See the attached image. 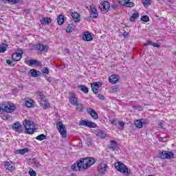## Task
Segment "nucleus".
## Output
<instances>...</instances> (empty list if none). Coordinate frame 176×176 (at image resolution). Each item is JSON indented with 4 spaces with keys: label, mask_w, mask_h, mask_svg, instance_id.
I'll return each instance as SVG.
<instances>
[{
    "label": "nucleus",
    "mask_w": 176,
    "mask_h": 176,
    "mask_svg": "<svg viewBox=\"0 0 176 176\" xmlns=\"http://www.w3.org/2000/svg\"><path fill=\"white\" fill-rule=\"evenodd\" d=\"M50 71H49V68L47 67H44L43 69V74H45V75H48Z\"/></svg>",
    "instance_id": "8fccbe9b"
},
{
    "label": "nucleus",
    "mask_w": 176,
    "mask_h": 176,
    "mask_svg": "<svg viewBox=\"0 0 176 176\" xmlns=\"http://www.w3.org/2000/svg\"><path fill=\"white\" fill-rule=\"evenodd\" d=\"M42 24H50L52 23V19L49 17H45L42 19Z\"/></svg>",
    "instance_id": "72a5a7b5"
},
{
    "label": "nucleus",
    "mask_w": 176,
    "mask_h": 176,
    "mask_svg": "<svg viewBox=\"0 0 176 176\" xmlns=\"http://www.w3.org/2000/svg\"><path fill=\"white\" fill-rule=\"evenodd\" d=\"M109 148L111 151H118V149H119V147H118V142L115 140H111Z\"/></svg>",
    "instance_id": "aec40b11"
},
{
    "label": "nucleus",
    "mask_w": 176,
    "mask_h": 176,
    "mask_svg": "<svg viewBox=\"0 0 176 176\" xmlns=\"http://www.w3.org/2000/svg\"><path fill=\"white\" fill-rule=\"evenodd\" d=\"M23 125L27 134H34V133H35V130H36V129L35 128V124H34V122L28 120H25L23 121Z\"/></svg>",
    "instance_id": "7ed1b4c3"
},
{
    "label": "nucleus",
    "mask_w": 176,
    "mask_h": 176,
    "mask_svg": "<svg viewBox=\"0 0 176 176\" xmlns=\"http://www.w3.org/2000/svg\"><path fill=\"white\" fill-rule=\"evenodd\" d=\"M29 175L30 176H36V172H35L32 168H30L29 170Z\"/></svg>",
    "instance_id": "09e8293b"
},
{
    "label": "nucleus",
    "mask_w": 176,
    "mask_h": 176,
    "mask_svg": "<svg viewBox=\"0 0 176 176\" xmlns=\"http://www.w3.org/2000/svg\"><path fill=\"white\" fill-rule=\"evenodd\" d=\"M98 137H99L100 138H107V134L102 132H98Z\"/></svg>",
    "instance_id": "de8ad7c7"
},
{
    "label": "nucleus",
    "mask_w": 176,
    "mask_h": 176,
    "mask_svg": "<svg viewBox=\"0 0 176 176\" xmlns=\"http://www.w3.org/2000/svg\"><path fill=\"white\" fill-rule=\"evenodd\" d=\"M36 94L38 96L39 101H45V94H43V92H36Z\"/></svg>",
    "instance_id": "473e14b6"
},
{
    "label": "nucleus",
    "mask_w": 176,
    "mask_h": 176,
    "mask_svg": "<svg viewBox=\"0 0 176 176\" xmlns=\"http://www.w3.org/2000/svg\"><path fill=\"white\" fill-rule=\"evenodd\" d=\"M133 108H134V109H138V111H142V107L133 105Z\"/></svg>",
    "instance_id": "3c124183"
},
{
    "label": "nucleus",
    "mask_w": 176,
    "mask_h": 176,
    "mask_svg": "<svg viewBox=\"0 0 176 176\" xmlns=\"http://www.w3.org/2000/svg\"><path fill=\"white\" fill-rule=\"evenodd\" d=\"M86 144H87V146H91V145L93 144V143H91V140H87Z\"/></svg>",
    "instance_id": "603ef678"
},
{
    "label": "nucleus",
    "mask_w": 176,
    "mask_h": 176,
    "mask_svg": "<svg viewBox=\"0 0 176 176\" xmlns=\"http://www.w3.org/2000/svg\"><path fill=\"white\" fill-rule=\"evenodd\" d=\"M111 124H113L116 127L119 126H118L119 130H124V125L126 124V123L123 122V121H118V122H116V120H113L111 122Z\"/></svg>",
    "instance_id": "9b49d317"
},
{
    "label": "nucleus",
    "mask_w": 176,
    "mask_h": 176,
    "mask_svg": "<svg viewBox=\"0 0 176 176\" xmlns=\"http://www.w3.org/2000/svg\"><path fill=\"white\" fill-rule=\"evenodd\" d=\"M91 9V17L92 19H97L98 17V12H97V8H96V6L91 5L90 6Z\"/></svg>",
    "instance_id": "ddd939ff"
},
{
    "label": "nucleus",
    "mask_w": 176,
    "mask_h": 176,
    "mask_svg": "<svg viewBox=\"0 0 176 176\" xmlns=\"http://www.w3.org/2000/svg\"><path fill=\"white\" fill-rule=\"evenodd\" d=\"M86 20H87V21H91V16H89V17H88V18H86Z\"/></svg>",
    "instance_id": "13d9d810"
},
{
    "label": "nucleus",
    "mask_w": 176,
    "mask_h": 176,
    "mask_svg": "<svg viewBox=\"0 0 176 176\" xmlns=\"http://www.w3.org/2000/svg\"><path fill=\"white\" fill-rule=\"evenodd\" d=\"M16 109V105L11 102L1 104V111L3 112H7V113H12L14 112Z\"/></svg>",
    "instance_id": "20e7f679"
},
{
    "label": "nucleus",
    "mask_w": 176,
    "mask_h": 176,
    "mask_svg": "<svg viewBox=\"0 0 176 176\" xmlns=\"http://www.w3.org/2000/svg\"><path fill=\"white\" fill-rule=\"evenodd\" d=\"M6 1V2H8V3H14L15 5H16L17 3H19L20 2V0H4Z\"/></svg>",
    "instance_id": "49530a36"
},
{
    "label": "nucleus",
    "mask_w": 176,
    "mask_h": 176,
    "mask_svg": "<svg viewBox=\"0 0 176 176\" xmlns=\"http://www.w3.org/2000/svg\"><path fill=\"white\" fill-rule=\"evenodd\" d=\"M5 168L8 170L12 173V171H14L16 170V167L12 165V164L9 162H5Z\"/></svg>",
    "instance_id": "4be33fe9"
},
{
    "label": "nucleus",
    "mask_w": 176,
    "mask_h": 176,
    "mask_svg": "<svg viewBox=\"0 0 176 176\" xmlns=\"http://www.w3.org/2000/svg\"><path fill=\"white\" fill-rule=\"evenodd\" d=\"M1 118L3 119V120H8V119H10V118L9 117V116H2Z\"/></svg>",
    "instance_id": "5fc2aeb1"
},
{
    "label": "nucleus",
    "mask_w": 176,
    "mask_h": 176,
    "mask_svg": "<svg viewBox=\"0 0 176 176\" xmlns=\"http://www.w3.org/2000/svg\"><path fill=\"white\" fill-rule=\"evenodd\" d=\"M88 123H89L88 121H86V120H82L80 121L79 125H80V126H85L87 127Z\"/></svg>",
    "instance_id": "c03bdc74"
},
{
    "label": "nucleus",
    "mask_w": 176,
    "mask_h": 176,
    "mask_svg": "<svg viewBox=\"0 0 176 176\" xmlns=\"http://www.w3.org/2000/svg\"><path fill=\"white\" fill-rule=\"evenodd\" d=\"M82 39L85 42H91V41H93V36H91L90 32H85L82 34Z\"/></svg>",
    "instance_id": "f8f14e48"
},
{
    "label": "nucleus",
    "mask_w": 176,
    "mask_h": 176,
    "mask_svg": "<svg viewBox=\"0 0 176 176\" xmlns=\"http://www.w3.org/2000/svg\"><path fill=\"white\" fill-rule=\"evenodd\" d=\"M6 63H7V64H8V65H10V64H12V60H6Z\"/></svg>",
    "instance_id": "4d7b16f0"
},
{
    "label": "nucleus",
    "mask_w": 176,
    "mask_h": 176,
    "mask_svg": "<svg viewBox=\"0 0 176 176\" xmlns=\"http://www.w3.org/2000/svg\"><path fill=\"white\" fill-rule=\"evenodd\" d=\"M65 20V17L63 14H60L57 18V21L58 25H63L64 24V21Z\"/></svg>",
    "instance_id": "bb28decb"
},
{
    "label": "nucleus",
    "mask_w": 176,
    "mask_h": 176,
    "mask_svg": "<svg viewBox=\"0 0 176 176\" xmlns=\"http://www.w3.org/2000/svg\"><path fill=\"white\" fill-rule=\"evenodd\" d=\"M158 156L160 159H174V153L171 151H162L159 153Z\"/></svg>",
    "instance_id": "423d86ee"
},
{
    "label": "nucleus",
    "mask_w": 176,
    "mask_h": 176,
    "mask_svg": "<svg viewBox=\"0 0 176 176\" xmlns=\"http://www.w3.org/2000/svg\"><path fill=\"white\" fill-rule=\"evenodd\" d=\"M74 24H69L67 25V28H66V32H72V31H74Z\"/></svg>",
    "instance_id": "4c0bfd02"
},
{
    "label": "nucleus",
    "mask_w": 176,
    "mask_h": 176,
    "mask_svg": "<svg viewBox=\"0 0 176 176\" xmlns=\"http://www.w3.org/2000/svg\"><path fill=\"white\" fill-rule=\"evenodd\" d=\"M100 86H102V82H95V83L91 85L92 91H93V93H94V94H97V93H98V91H100L98 90V89H100Z\"/></svg>",
    "instance_id": "9d476101"
},
{
    "label": "nucleus",
    "mask_w": 176,
    "mask_h": 176,
    "mask_svg": "<svg viewBox=\"0 0 176 176\" xmlns=\"http://www.w3.org/2000/svg\"><path fill=\"white\" fill-rule=\"evenodd\" d=\"M70 103L73 105H78V103H79V100L78 99V96L76 94H73L70 96L69 98Z\"/></svg>",
    "instance_id": "a211bd4d"
},
{
    "label": "nucleus",
    "mask_w": 176,
    "mask_h": 176,
    "mask_svg": "<svg viewBox=\"0 0 176 176\" xmlns=\"http://www.w3.org/2000/svg\"><path fill=\"white\" fill-rule=\"evenodd\" d=\"M99 8L101 12H102L103 13H107V12L109 10V8H110L109 2L108 1L102 2L99 6Z\"/></svg>",
    "instance_id": "1a4fd4ad"
},
{
    "label": "nucleus",
    "mask_w": 176,
    "mask_h": 176,
    "mask_svg": "<svg viewBox=\"0 0 176 176\" xmlns=\"http://www.w3.org/2000/svg\"><path fill=\"white\" fill-rule=\"evenodd\" d=\"M114 166L116 170H118V171H119L120 173H122V174H124V175L129 176L130 175V174H131V170L127 168V166H126V165H124L123 162H116L114 164Z\"/></svg>",
    "instance_id": "f03ea898"
},
{
    "label": "nucleus",
    "mask_w": 176,
    "mask_h": 176,
    "mask_svg": "<svg viewBox=\"0 0 176 176\" xmlns=\"http://www.w3.org/2000/svg\"><path fill=\"white\" fill-rule=\"evenodd\" d=\"M78 89L82 91V93H85V94H89V88L86 87V85H80L77 86Z\"/></svg>",
    "instance_id": "393cba45"
},
{
    "label": "nucleus",
    "mask_w": 176,
    "mask_h": 176,
    "mask_svg": "<svg viewBox=\"0 0 176 176\" xmlns=\"http://www.w3.org/2000/svg\"><path fill=\"white\" fill-rule=\"evenodd\" d=\"M84 160H85V162L87 163V166L88 168L89 167H91V165L94 164V163H96V160H94V157H86V158H84Z\"/></svg>",
    "instance_id": "412c9836"
},
{
    "label": "nucleus",
    "mask_w": 176,
    "mask_h": 176,
    "mask_svg": "<svg viewBox=\"0 0 176 176\" xmlns=\"http://www.w3.org/2000/svg\"><path fill=\"white\" fill-rule=\"evenodd\" d=\"M75 106L76 107V109L78 111V112H83V104L78 102V104H75Z\"/></svg>",
    "instance_id": "f704fd0d"
},
{
    "label": "nucleus",
    "mask_w": 176,
    "mask_h": 176,
    "mask_svg": "<svg viewBox=\"0 0 176 176\" xmlns=\"http://www.w3.org/2000/svg\"><path fill=\"white\" fill-rule=\"evenodd\" d=\"M87 168H89L85 158L80 160L79 162H76L72 166V170L74 171H82L87 170Z\"/></svg>",
    "instance_id": "f257e3e1"
},
{
    "label": "nucleus",
    "mask_w": 176,
    "mask_h": 176,
    "mask_svg": "<svg viewBox=\"0 0 176 176\" xmlns=\"http://www.w3.org/2000/svg\"><path fill=\"white\" fill-rule=\"evenodd\" d=\"M98 97L99 100H102V101H104V100H105V97L102 94H99L98 96Z\"/></svg>",
    "instance_id": "864d4df0"
},
{
    "label": "nucleus",
    "mask_w": 176,
    "mask_h": 176,
    "mask_svg": "<svg viewBox=\"0 0 176 176\" xmlns=\"http://www.w3.org/2000/svg\"><path fill=\"white\" fill-rule=\"evenodd\" d=\"M107 167H108V166H107L104 162L100 163L99 166V173H100V174H104L107 171Z\"/></svg>",
    "instance_id": "5701e85b"
},
{
    "label": "nucleus",
    "mask_w": 176,
    "mask_h": 176,
    "mask_svg": "<svg viewBox=\"0 0 176 176\" xmlns=\"http://www.w3.org/2000/svg\"><path fill=\"white\" fill-rule=\"evenodd\" d=\"M25 105L28 107V108H32V107H34V100L32 99H28L25 102Z\"/></svg>",
    "instance_id": "cd10ccee"
},
{
    "label": "nucleus",
    "mask_w": 176,
    "mask_h": 176,
    "mask_svg": "<svg viewBox=\"0 0 176 176\" xmlns=\"http://www.w3.org/2000/svg\"><path fill=\"white\" fill-rule=\"evenodd\" d=\"M72 17L75 23H79L80 21V15L78 12L72 13Z\"/></svg>",
    "instance_id": "b1692460"
},
{
    "label": "nucleus",
    "mask_w": 176,
    "mask_h": 176,
    "mask_svg": "<svg viewBox=\"0 0 176 176\" xmlns=\"http://www.w3.org/2000/svg\"><path fill=\"white\" fill-rule=\"evenodd\" d=\"M141 21H144L145 23H148V21H149V16L144 15L141 17Z\"/></svg>",
    "instance_id": "a18cd8bd"
},
{
    "label": "nucleus",
    "mask_w": 176,
    "mask_h": 176,
    "mask_svg": "<svg viewBox=\"0 0 176 176\" xmlns=\"http://www.w3.org/2000/svg\"><path fill=\"white\" fill-rule=\"evenodd\" d=\"M87 127H91V129H95V127H97V124L92 122H88Z\"/></svg>",
    "instance_id": "79ce46f5"
},
{
    "label": "nucleus",
    "mask_w": 176,
    "mask_h": 176,
    "mask_svg": "<svg viewBox=\"0 0 176 176\" xmlns=\"http://www.w3.org/2000/svg\"><path fill=\"white\" fill-rule=\"evenodd\" d=\"M30 72L32 74V76L34 78H37V76H39V72L36 71L35 69H31Z\"/></svg>",
    "instance_id": "e433bc0d"
},
{
    "label": "nucleus",
    "mask_w": 176,
    "mask_h": 176,
    "mask_svg": "<svg viewBox=\"0 0 176 176\" xmlns=\"http://www.w3.org/2000/svg\"><path fill=\"white\" fill-rule=\"evenodd\" d=\"M32 162L34 164V165L36 166V167L39 168L41 167V164H39V161H38V160H36V158H33L32 160Z\"/></svg>",
    "instance_id": "a19ab883"
},
{
    "label": "nucleus",
    "mask_w": 176,
    "mask_h": 176,
    "mask_svg": "<svg viewBox=\"0 0 176 176\" xmlns=\"http://www.w3.org/2000/svg\"><path fill=\"white\" fill-rule=\"evenodd\" d=\"M87 113L93 118V119H95V120H97L98 119V114L92 108H88L87 109Z\"/></svg>",
    "instance_id": "f3484780"
},
{
    "label": "nucleus",
    "mask_w": 176,
    "mask_h": 176,
    "mask_svg": "<svg viewBox=\"0 0 176 176\" xmlns=\"http://www.w3.org/2000/svg\"><path fill=\"white\" fill-rule=\"evenodd\" d=\"M127 35H129V33L127 32H125L122 34V36H124V38H126V36H127Z\"/></svg>",
    "instance_id": "6e6d98bb"
},
{
    "label": "nucleus",
    "mask_w": 176,
    "mask_h": 176,
    "mask_svg": "<svg viewBox=\"0 0 176 176\" xmlns=\"http://www.w3.org/2000/svg\"><path fill=\"white\" fill-rule=\"evenodd\" d=\"M17 52L12 55V61H20L21 60L23 56V50L17 49Z\"/></svg>",
    "instance_id": "6e6552de"
},
{
    "label": "nucleus",
    "mask_w": 176,
    "mask_h": 176,
    "mask_svg": "<svg viewBox=\"0 0 176 176\" xmlns=\"http://www.w3.org/2000/svg\"><path fill=\"white\" fill-rule=\"evenodd\" d=\"M27 152H28V148H25L23 149H19L15 151L14 153L16 155H25V153H27Z\"/></svg>",
    "instance_id": "c85d7f7f"
},
{
    "label": "nucleus",
    "mask_w": 176,
    "mask_h": 176,
    "mask_svg": "<svg viewBox=\"0 0 176 176\" xmlns=\"http://www.w3.org/2000/svg\"><path fill=\"white\" fill-rule=\"evenodd\" d=\"M109 81L110 82V83H118V82H119V80L118 79V76L113 74L109 78Z\"/></svg>",
    "instance_id": "a878e982"
},
{
    "label": "nucleus",
    "mask_w": 176,
    "mask_h": 176,
    "mask_svg": "<svg viewBox=\"0 0 176 176\" xmlns=\"http://www.w3.org/2000/svg\"><path fill=\"white\" fill-rule=\"evenodd\" d=\"M153 46V47H160V45L152 42V41H148L144 43V46Z\"/></svg>",
    "instance_id": "c756f323"
},
{
    "label": "nucleus",
    "mask_w": 176,
    "mask_h": 176,
    "mask_svg": "<svg viewBox=\"0 0 176 176\" xmlns=\"http://www.w3.org/2000/svg\"><path fill=\"white\" fill-rule=\"evenodd\" d=\"M12 130L16 131V133H23V129H21V124L19 122H16L12 124Z\"/></svg>",
    "instance_id": "2eb2a0df"
},
{
    "label": "nucleus",
    "mask_w": 176,
    "mask_h": 176,
    "mask_svg": "<svg viewBox=\"0 0 176 176\" xmlns=\"http://www.w3.org/2000/svg\"><path fill=\"white\" fill-rule=\"evenodd\" d=\"M38 102L41 107H42V108L44 109H47V108H49V107H50V103H49V101H47V100L46 99L44 100H38Z\"/></svg>",
    "instance_id": "6ab92c4d"
},
{
    "label": "nucleus",
    "mask_w": 176,
    "mask_h": 176,
    "mask_svg": "<svg viewBox=\"0 0 176 176\" xmlns=\"http://www.w3.org/2000/svg\"><path fill=\"white\" fill-rule=\"evenodd\" d=\"M160 127H163V123L160 122Z\"/></svg>",
    "instance_id": "bf43d9fd"
},
{
    "label": "nucleus",
    "mask_w": 176,
    "mask_h": 176,
    "mask_svg": "<svg viewBox=\"0 0 176 176\" xmlns=\"http://www.w3.org/2000/svg\"><path fill=\"white\" fill-rule=\"evenodd\" d=\"M36 47L41 53H47V50H49V46L43 45H42L41 43L37 44Z\"/></svg>",
    "instance_id": "4468645a"
},
{
    "label": "nucleus",
    "mask_w": 176,
    "mask_h": 176,
    "mask_svg": "<svg viewBox=\"0 0 176 176\" xmlns=\"http://www.w3.org/2000/svg\"><path fill=\"white\" fill-rule=\"evenodd\" d=\"M119 88L118 87H112L110 89V93H118Z\"/></svg>",
    "instance_id": "37998d69"
},
{
    "label": "nucleus",
    "mask_w": 176,
    "mask_h": 176,
    "mask_svg": "<svg viewBox=\"0 0 176 176\" xmlns=\"http://www.w3.org/2000/svg\"><path fill=\"white\" fill-rule=\"evenodd\" d=\"M2 111V104H0V111Z\"/></svg>",
    "instance_id": "052dcab7"
},
{
    "label": "nucleus",
    "mask_w": 176,
    "mask_h": 176,
    "mask_svg": "<svg viewBox=\"0 0 176 176\" xmlns=\"http://www.w3.org/2000/svg\"><path fill=\"white\" fill-rule=\"evenodd\" d=\"M135 126H136V127H138V129H142V121H141L140 120H138L135 122Z\"/></svg>",
    "instance_id": "c9c22d12"
},
{
    "label": "nucleus",
    "mask_w": 176,
    "mask_h": 176,
    "mask_svg": "<svg viewBox=\"0 0 176 176\" xmlns=\"http://www.w3.org/2000/svg\"><path fill=\"white\" fill-rule=\"evenodd\" d=\"M138 17H140V13H138V12L133 13V14H132V15L130 18V21H131L132 23H134V21H135V20H137V19H138Z\"/></svg>",
    "instance_id": "7c9ffc66"
},
{
    "label": "nucleus",
    "mask_w": 176,
    "mask_h": 176,
    "mask_svg": "<svg viewBox=\"0 0 176 176\" xmlns=\"http://www.w3.org/2000/svg\"><path fill=\"white\" fill-rule=\"evenodd\" d=\"M142 3L144 8H148L151 5V0H142Z\"/></svg>",
    "instance_id": "ea45409f"
},
{
    "label": "nucleus",
    "mask_w": 176,
    "mask_h": 176,
    "mask_svg": "<svg viewBox=\"0 0 176 176\" xmlns=\"http://www.w3.org/2000/svg\"><path fill=\"white\" fill-rule=\"evenodd\" d=\"M56 127L61 135L62 138H67V129H65V125L63 124V122H58L56 123Z\"/></svg>",
    "instance_id": "39448f33"
},
{
    "label": "nucleus",
    "mask_w": 176,
    "mask_h": 176,
    "mask_svg": "<svg viewBox=\"0 0 176 176\" xmlns=\"http://www.w3.org/2000/svg\"><path fill=\"white\" fill-rule=\"evenodd\" d=\"M8 50V44L6 43H2L0 45V53H5Z\"/></svg>",
    "instance_id": "2f4dec72"
},
{
    "label": "nucleus",
    "mask_w": 176,
    "mask_h": 176,
    "mask_svg": "<svg viewBox=\"0 0 176 176\" xmlns=\"http://www.w3.org/2000/svg\"><path fill=\"white\" fill-rule=\"evenodd\" d=\"M118 2L121 6H125V8H134L135 6L134 2L130 1V0H118Z\"/></svg>",
    "instance_id": "0eeeda50"
},
{
    "label": "nucleus",
    "mask_w": 176,
    "mask_h": 176,
    "mask_svg": "<svg viewBox=\"0 0 176 176\" xmlns=\"http://www.w3.org/2000/svg\"><path fill=\"white\" fill-rule=\"evenodd\" d=\"M46 135L41 134L36 138V140H38V141H43V140H46Z\"/></svg>",
    "instance_id": "58836bf2"
},
{
    "label": "nucleus",
    "mask_w": 176,
    "mask_h": 176,
    "mask_svg": "<svg viewBox=\"0 0 176 176\" xmlns=\"http://www.w3.org/2000/svg\"><path fill=\"white\" fill-rule=\"evenodd\" d=\"M26 64L31 67V65H36L41 67L42 65V63L39 62V60H36L35 59H30L26 62Z\"/></svg>",
    "instance_id": "dca6fc26"
}]
</instances>
